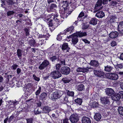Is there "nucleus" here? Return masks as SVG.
I'll list each match as a JSON object with an SVG mask.
<instances>
[{"mask_svg": "<svg viewBox=\"0 0 123 123\" xmlns=\"http://www.w3.org/2000/svg\"><path fill=\"white\" fill-rule=\"evenodd\" d=\"M119 95H120V98H123V91H120L118 93Z\"/></svg>", "mask_w": 123, "mask_h": 123, "instance_id": "680f3d73", "label": "nucleus"}, {"mask_svg": "<svg viewBox=\"0 0 123 123\" xmlns=\"http://www.w3.org/2000/svg\"><path fill=\"white\" fill-rule=\"evenodd\" d=\"M118 33L116 31L111 32L109 34V37L112 38H115L117 37L118 36Z\"/></svg>", "mask_w": 123, "mask_h": 123, "instance_id": "a211bd4d", "label": "nucleus"}, {"mask_svg": "<svg viewBox=\"0 0 123 123\" xmlns=\"http://www.w3.org/2000/svg\"><path fill=\"white\" fill-rule=\"evenodd\" d=\"M8 73H6L5 74L6 75L5 76V77H6V80L7 82H8L10 80V79L11 78L12 75H8L7 74Z\"/></svg>", "mask_w": 123, "mask_h": 123, "instance_id": "e433bc0d", "label": "nucleus"}, {"mask_svg": "<svg viewBox=\"0 0 123 123\" xmlns=\"http://www.w3.org/2000/svg\"><path fill=\"white\" fill-rule=\"evenodd\" d=\"M57 7V5L56 4L54 3H51L49 5L47 11L49 12H53L55 10Z\"/></svg>", "mask_w": 123, "mask_h": 123, "instance_id": "6e6552de", "label": "nucleus"}, {"mask_svg": "<svg viewBox=\"0 0 123 123\" xmlns=\"http://www.w3.org/2000/svg\"><path fill=\"white\" fill-rule=\"evenodd\" d=\"M111 97L113 100L117 101H118L120 98V95H119L118 93H116L115 92Z\"/></svg>", "mask_w": 123, "mask_h": 123, "instance_id": "f3484780", "label": "nucleus"}, {"mask_svg": "<svg viewBox=\"0 0 123 123\" xmlns=\"http://www.w3.org/2000/svg\"><path fill=\"white\" fill-rule=\"evenodd\" d=\"M76 70L78 72H83V68H78L76 69Z\"/></svg>", "mask_w": 123, "mask_h": 123, "instance_id": "bf43d9fd", "label": "nucleus"}, {"mask_svg": "<svg viewBox=\"0 0 123 123\" xmlns=\"http://www.w3.org/2000/svg\"><path fill=\"white\" fill-rule=\"evenodd\" d=\"M68 5H64L62 6V8L64 9V10L65 11L67 9V7Z\"/></svg>", "mask_w": 123, "mask_h": 123, "instance_id": "338daca9", "label": "nucleus"}, {"mask_svg": "<svg viewBox=\"0 0 123 123\" xmlns=\"http://www.w3.org/2000/svg\"><path fill=\"white\" fill-rule=\"evenodd\" d=\"M102 4H103L102 0H98L96 4L95 5V9H98V7L102 6Z\"/></svg>", "mask_w": 123, "mask_h": 123, "instance_id": "393cba45", "label": "nucleus"}, {"mask_svg": "<svg viewBox=\"0 0 123 123\" xmlns=\"http://www.w3.org/2000/svg\"><path fill=\"white\" fill-rule=\"evenodd\" d=\"M18 66L16 64H13L11 67V68L12 69L16 70Z\"/></svg>", "mask_w": 123, "mask_h": 123, "instance_id": "de8ad7c7", "label": "nucleus"}, {"mask_svg": "<svg viewBox=\"0 0 123 123\" xmlns=\"http://www.w3.org/2000/svg\"><path fill=\"white\" fill-rule=\"evenodd\" d=\"M69 119L72 123H76L79 120V117L77 114H73L70 116Z\"/></svg>", "mask_w": 123, "mask_h": 123, "instance_id": "f03ea898", "label": "nucleus"}, {"mask_svg": "<svg viewBox=\"0 0 123 123\" xmlns=\"http://www.w3.org/2000/svg\"><path fill=\"white\" fill-rule=\"evenodd\" d=\"M42 63L46 67L48 66H51V65L49 62L47 60H44Z\"/></svg>", "mask_w": 123, "mask_h": 123, "instance_id": "f704fd0d", "label": "nucleus"}, {"mask_svg": "<svg viewBox=\"0 0 123 123\" xmlns=\"http://www.w3.org/2000/svg\"><path fill=\"white\" fill-rule=\"evenodd\" d=\"M16 71L17 74H19L21 71V68H18L17 69Z\"/></svg>", "mask_w": 123, "mask_h": 123, "instance_id": "69168bd1", "label": "nucleus"}, {"mask_svg": "<svg viewBox=\"0 0 123 123\" xmlns=\"http://www.w3.org/2000/svg\"><path fill=\"white\" fill-rule=\"evenodd\" d=\"M61 76L60 73L57 71H54L50 73V76L54 79L58 78Z\"/></svg>", "mask_w": 123, "mask_h": 123, "instance_id": "39448f33", "label": "nucleus"}, {"mask_svg": "<svg viewBox=\"0 0 123 123\" xmlns=\"http://www.w3.org/2000/svg\"><path fill=\"white\" fill-rule=\"evenodd\" d=\"M46 68L44 66V65L42 63L38 67V69L40 70H43L45 68Z\"/></svg>", "mask_w": 123, "mask_h": 123, "instance_id": "8fccbe9b", "label": "nucleus"}, {"mask_svg": "<svg viewBox=\"0 0 123 123\" xmlns=\"http://www.w3.org/2000/svg\"><path fill=\"white\" fill-rule=\"evenodd\" d=\"M101 103L104 105L109 104L110 101L108 98L107 97H101L100 98Z\"/></svg>", "mask_w": 123, "mask_h": 123, "instance_id": "9b49d317", "label": "nucleus"}, {"mask_svg": "<svg viewBox=\"0 0 123 123\" xmlns=\"http://www.w3.org/2000/svg\"><path fill=\"white\" fill-rule=\"evenodd\" d=\"M24 30L25 31V34L26 36H29V28H25L24 29Z\"/></svg>", "mask_w": 123, "mask_h": 123, "instance_id": "a19ab883", "label": "nucleus"}, {"mask_svg": "<svg viewBox=\"0 0 123 123\" xmlns=\"http://www.w3.org/2000/svg\"><path fill=\"white\" fill-rule=\"evenodd\" d=\"M105 15L104 13L102 11H98L96 14V16L99 18H102Z\"/></svg>", "mask_w": 123, "mask_h": 123, "instance_id": "a878e982", "label": "nucleus"}, {"mask_svg": "<svg viewBox=\"0 0 123 123\" xmlns=\"http://www.w3.org/2000/svg\"><path fill=\"white\" fill-rule=\"evenodd\" d=\"M109 1L110 2V5L112 6H115L117 4L115 0H109Z\"/></svg>", "mask_w": 123, "mask_h": 123, "instance_id": "c9c22d12", "label": "nucleus"}, {"mask_svg": "<svg viewBox=\"0 0 123 123\" xmlns=\"http://www.w3.org/2000/svg\"><path fill=\"white\" fill-rule=\"evenodd\" d=\"M67 94L68 95L72 97L74 96V92L72 91L70 92L68 90Z\"/></svg>", "mask_w": 123, "mask_h": 123, "instance_id": "c03bdc74", "label": "nucleus"}, {"mask_svg": "<svg viewBox=\"0 0 123 123\" xmlns=\"http://www.w3.org/2000/svg\"><path fill=\"white\" fill-rule=\"evenodd\" d=\"M71 80V79L70 78H63L62 80L63 81L64 83H69L70 82Z\"/></svg>", "mask_w": 123, "mask_h": 123, "instance_id": "72a5a7b5", "label": "nucleus"}, {"mask_svg": "<svg viewBox=\"0 0 123 123\" xmlns=\"http://www.w3.org/2000/svg\"><path fill=\"white\" fill-rule=\"evenodd\" d=\"M69 119L67 118H65L63 120V123H69L68 121Z\"/></svg>", "mask_w": 123, "mask_h": 123, "instance_id": "e2e57ef3", "label": "nucleus"}, {"mask_svg": "<svg viewBox=\"0 0 123 123\" xmlns=\"http://www.w3.org/2000/svg\"><path fill=\"white\" fill-rule=\"evenodd\" d=\"M78 90L79 91H82L85 89V86L82 84H80L77 87Z\"/></svg>", "mask_w": 123, "mask_h": 123, "instance_id": "473e14b6", "label": "nucleus"}, {"mask_svg": "<svg viewBox=\"0 0 123 123\" xmlns=\"http://www.w3.org/2000/svg\"><path fill=\"white\" fill-rule=\"evenodd\" d=\"M113 67L109 65L105 66V70L107 72H111L113 69Z\"/></svg>", "mask_w": 123, "mask_h": 123, "instance_id": "7c9ffc66", "label": "nucleus"}, {"mask_svg": "<svg viewBox=\"0 0 123 123\" xmlns=\"http://www.w3.org/2000/svg\"><path fill=\"white\" fill-rule=\"evenodd\" d=\"M62 49L63 51L65 50H66L67 52H69L70 48L68 47V44L67 43H64L62 45Z\"/></svg>", "mask_w": 123, "mask_h": 123, "instance_id": "dca6fc26", "label": "nucleus"}, {"mask_svg": "<svg viewBox=\"0 0 123 123\" xmlns=\"http://www.w3.org/2000/svg\"><path fill=\"white\" fill-rule=\"evenodd\" d=\"M44 20L46 22H48L47 23L49 27H52V26H54V24H53L54 23H53V20L49 19V18H48L47 19H45Z\"/></svg>", "mask_w": 123, "mask_h": 123, "instance_id": "4be33fe9", "label": "nucleus"}, {"mask_svg": "<svg viewBox=\"0 0 123 123\" xmlns=\"http://www.w3.org/2000/svg\"><path fill=\"white\" fill-rule=\"evenodd\" d=\"M17 55L18 57L20 59H21V57L22 56V50L20 49H18L17 51Z\"/></svg>", "mask_w": 123, "mask_h": 123, "instance_id": "c85d7f7f", "label": "nucleus"}, {"mask_svg": "<svg viewBox=\"0 0 123 123\" xmlns=\"http://www.w3.org/2000/svg\"><path fill=\"white\" fill-rule=\"evenodd\" d=\"M68 101L67 97L65 96H64V101H63L62 102L61 101V102L63 104H66L68 102Z\"/></svg>", "mask_w": 123, "mask_h": 123, "instance_id": "603ef678", "label": "nucleus"}, {"mask_svg": "<svg viewBox=\"0 0 123 123\" xmlns=\"http://www.w3.org/2000/svg\"><path fill=\"white\" fill-rule=\"evenodd\" d=\"M74 34L77 36L78 37H81L83 36H85L87 35L86 32H81L80 31L77 32L76 33H74Z\"/></svg>", "mask_w": 123, "mask_h": 123, "instance_id": "2eb2a0df", "label": "nucleus"}, {"mask_svg": "<svg viewBox=\"0 0 123 123\" xmlns=\"http://www.w3.org/2000/svg\"><path fill=\"white\" fill-rule=\"evenodd\" d=\"M15 0H13V1H14ZM6 1L7 2L8 5H12V4H15L16 2L11 0H6Z\"/></svg>", "mask_w": 123, "mask_h": 123, "instance_id": "ea45409f", "label": "nucleus"}, {"mask_svg": "<svg viewBox=\"0 0 123 123\" xmlns=\"http://www.w3.org/2000/svg\"><path fill=\"white\" fill-rule=\"evenodd\" d=\"M41 111H39L38 110H37L36 111L35 110L34 111V113L36 115L39 114L41 113Z\"/></svg>", "mask_w": 123, "mask_h": 123, "instance_id": "0e129e2a", "label": "nucleus"}, {"mask_svg": "<svg viewBox=\"0 0 123 123\" xmlns=\"http://www.w3.org/2000/svg\"><path fill=\"white\" fill-rule=\"evenodd\" d=\"M10 102H11V104H12L13 105H16L18 103V101H17L16 100H13L12 101H10Z\"/></svg>", "mask_w": 123, "mask_h": 123, "instance_id": "09e8293b", "label": "nucleus"}, {"mask_svg": "<svg viewBox=\"0 0 123 123\" xmlns=\"http://www.w3.org/2000/svg\"><path fill=\"white\" fill-rule=\"evenodd\" d=\"M52 46L50 47L47 50V52L48 53H50V52H51L52 51Z\"/></svg>", "mask_w": 123, "mask_h": 123, "instance_id": "13d9d810", "label": "nucleus"}, {"mask_svg": "<svg viewBox=\"0 0 123 123\" xmlns=\"http://www.w3.org/2000/svg\"><path fill=\"white\" fill-rule=\"evenodd\" d=\"M63 94L62 91L59 90H56L53 91L51 95V98L52 99H56L61 97Z\"/></svg>", "mask_w": 123, "mask_h": 123, "instance_id": "f257e3e1", "label": "nucleus"}, {"mask_svg": "<svg viewBox=\"0 0 123 123\" xmlns=\"http://www.w3.org/2000/svg\"><path fill=\"white\" fill-rule=\"evenodd\" d=\"M49 59L52 62H54L56 60H57L58 61H59V58L58 55H56V56H52V57H49Z\"/></svg>", "mask_w": 123, "mask_h": 123, "instance_id": "cd10ccee", "label": "nucleus"}, {"mask_svg": "<svg viewBox=\"0 0 123 123\" xmlns=\"http://www.w3.org/2000/svg\"><path fill=\"white\" fill-rule=\"evenodd\" d=\"M97 20L95 18H93L90 22V23L91 24L95 25L97 24Z\"/></svg>", "mask_w": 123, "mask_h": 123, "instance_id": "c756f323", "label": "nucleus"}, {"mask_svg": "<svg viewBox=\"0 0 123 123\" xmlns=\"http://www.w3.org/2000/svg\"><path fill=\"white\" fill-rule=\"evenodd\" d=\"M102 116L100 113H96L94 116V119L97 121H99L101 119Z\"/></svg>", "mask_w": 123, "mask_h": 123, "instance_id": "b1692460", "label": "nucleus"}, {"mask_svg": "<svg viewBox=\"0 0 123 123\" xmlns=\"http://www.w3.org/2000/svg\"><path fill=\"white\" fill-rule=\"evenodd\" d=\"M50 111V107L47 106H45L43 108L42 112L44 113H49Z\"/></svg>", "mask_w": 123, "mask_h": 123, "instance_id": "6ab92c4d", "label": "nucleus"}, {"mask_svg": "<svg viewBox=\"0 0 123 123\" xmlns=\"http://www.w3.org/2000/svg\"><path fill=\"white\" fill-rule=\"evenodd\" d=\"M109 74V78L111 79L116 80L118 78V76L116 73H110Z\"/></svg>", "mask_w": 123, "mask_h": 123, "instance_id": "9d476101", "label": "nucleus"}, {"mask_svg": "<svg viewBox=\"0 0 123 123\" xmlns=\"http://www.w3.org/2000/svg\"><path fill=\"white\" fill-rule=\"evenodd\" d=\"M33 78L37 82L39 81L40 80V79L39 77H37L35 74H33L32 76Z\"/></svg>", "mask_w": 123, "mask_h": 123, "instance_id": "3c124183", "label": "nucleus"}, {"mask_svg": "<svg viewBox=\"0 0 123 123\" xmlns=\"http://www.w3.org/2000/svg\"><path fill=\"white\" fill-rule=\"evenodd\" d=\"M27 123H32L33 119L32 118H30L26 119Z\"/></svg>", "mask_w": 123, "mask_h": 123, "instance_id": "864d4df0", "label": "nucleus"}, {"mask_svg": "<svg viewBox=\"0 0 123 123\" xmlns=\"http://www.w3.org/2000/svg\"><path fill=\"white\" fill-rule=\"evenodd\" d=\"M105 92L107 95L111 97L115 93L114 90L111 88H106L105 90Z\"/></svg>", "mask_w": 123, "mask_h": 123, "instance_id": "1a4fd4ad", "label": "nucleus"}, {"mask_svg": "<svg viewBox=\"0 0 123 123\" xmlns=\"http://www.w3.org/2000/svg\"><path fill=\"white\" fill-rule=\"evenodd\" d=\"M115 67L117 69L119 70V69H121L123 68V66L122 64H117L115 65Z\"/></svg>", "mask_w": 123, "mask_h": 123, "instance_id": "79ce46f5", "label": "nucleus"}, {"mask_svg": "<svg viewBox=\"0 0 123 123\" xmlns=\"http://www.w3.org/2000/svg\"><path fill=\"white\" fill-rule=\"evenodd\" d=\"M91 108H96L99 107V104L97 102L95 101L91 102L90 104Z\"/></svg>", "mask_w": 123, "mask_h": 123, "instance_id": "412c9836", "label": "nucleus"}, {"mask_svg": "<svg viewBox=\"0 0 123 123\" xmlns=\"http://www.w3.org/2000/svg\"><path fill=\"white\" fill-rule=\"evenodd\" d=\"M116 18V17L115 16H112L110 19V21L111 22H114L116 20L115 19Z\"/></svg>", "mask_w": 123, "mask_h": 123, "instance_id": "4d7b16f0", "label": "nucleus"}, {"mask_svg": "<svg viewBox=\"0 0 123 123\" xmlns=\"http://www.w3.org/2000/svg\"><path fill=\"white\" fill-rule=\"evenodd\" d=\"M59 63L62 66L65 65V59L61 58L60 59H59Z\"/></svg>", "mask_w": 123, "mask_h": 123, "instance_id": "58836bf2", "label": "nucleus"}, {"mask_svg": "<svg viewBox=\"0 0 123 123\" xmlns=\"http://www.w3.org/2000/svg\"><path fill=\"white\" fill-rule=\"evenodd\" d=\"M93 71L94 74L95 76L102 78H105V73L102 71L94 70Z\"/></svg>", "mask_w": 123, "mask_h": 123, "instance_id": "423d86ee", "label": "nucleus"}, {"mask_svg": "<svg viewBox=\"0 0 123 123\" xmlns=\"http://www.w3.org/2000/svg\"><path fill=\"white\" fill-rule=\"evenodd\" d=\"M75 103L77 105H80L82 102V99L80 98H78L74 100Z\"/></svg>", "mask_w": 123, "mask_h": 123, "instance_id": "2f4dec72", "label": "nucleus"}, {"mask_svg": "<svg viewBox=\"0 0 123 123\" xmlns=\"http://www.w3.org/2000/svg\"><path fill=\"white\" fill-rule=\"evenodd\" d=\"M77 36L74 34L69 36L68 38H72V44L74 45L76 44L78 42V39L77 38Z\"/></svg>", "mask_w": 123, "mask_h": 123, "instance_id": "0eeeda50", "label": "nucleus"}, {"mask_svg": "<svg viewBox=\"0 0 123 123\" xmlns=\"http://www.w3.org/2000/svg\"><path fill=\"white\" fill-rule=\"evenodd\" d=\"M53 23H54L53 24H54V28H50L49 29L51 31H53L55 29V28L57 27L61 23V21L60 20H59L57 18H55V17H53Z\"/></svg>", "mask_w": 123, "mask_h": 123, "instance_id": "20e7f679", "label": "nucleus"}, {"mask_svg": "<svg viewBox=\"0 0 123 123\" xmlns=\"http://www.w3.org/2000/svg\"><path fill=\"white\" fill-rule=\"evenodd\" d=\"M89 64L92 66L97 67L99 65V64L98 61L94 60H91Z\"/></svg>", "mask_w": 123, "mask_h": 123, "instance_id": "5701e85b", "label": "nucleus"}, {"mask_svg": "<svg viewBox=\"0 0 123 123\" xmlns=\"http://www.w3.org/2000/svg\"><path fill=\"white\" fill-rule=\"evenodd\" d=\"M28 44L31 46H34L36 42L35 40L32 37H29L27 39Z\"/></svg>", "mask_w": 123, "mask_h": 123, "instance_id": "f8f14e48", "label": "nucleus"}, {"mask_svg": "<svg viewBox=\"0 0 123 123\" xmlns=\"http://www.w3.org/2000/svg\"><path fill=\"white\" fill-rule=\"evenodd\" d=\"M70 71V68L67 66H63L61 68L60 72L62 74L67 75L69 74Z\"/></svg>", "mask_w": 123, "mask_h": 123, "instance_id": "7ed1b4c3", "label": "nucleus"}, {"mask_svg": "<svg viewBox=\"0 0 123 123\" xmlns=\"http://www.w3.org/2000/svg\"><path fill=\"white\" fill-rule=\"evenodd\" d=\"M15 12L13 11H9L7 12V16H11V15H13Z\"/></svg>", "mask_w": 123, "mask_h": 123, "instance_id": "37998d69", "label": "nucleus"}, {"mask_svg": "<svg viewBox=\"0 0 123 123\" xmlns=\"http://www.w3.org/2000/svg\"><path fill=\"white\" fill-rule=\"evenodd\" d=\"M61 64L60 63H58L56 64L55 65V67L56 70L58 71V70H59L61 67Z\"/></svg>", "mask_w": 123, "mask_h": 123, "instance_id": "5fc2aeb1", "label": "nucleus"}, {"mask_svg": "<svg viewBox=\"0 0 123 123\" xmlns=\"http://www.w3.org/2000/svg\"><path fill=\"white\" fill-rule=\"evenodd\" d=\"M118 111L120 115L123 116V107H119L118 109Z\"/></svg>", "mask_w": 123, "mask_h": 123, "instance_id": "4c0bfd02", "label": "nucleus"}, {"mask_svg": "<svg viewBox=\"0 0 123 123\" xmlns=\"http://www.w3.org/2000/svg\"><path fill=\"white\" fill-rule=\"evenodd\" d=\"M74 30V26H72L64 30L65 32L67 33V32H70V33H71L73 32Z\"/></svg>", "mask_w": 123, "mask_h": 123, "instance_id": "bb28decb", "label": "nucleus"}, {"mask_svg": "<svg viewBox=\"0 0 123 123\" xmlns=\"http://www.w3.org/2000/svg\"><path fill=\"white\" fill-rule=\"evenodd\" d=\"M82 123H91L90 118L87 117H83L81 119Z\"/></svg>", "mask_w": 123, "mask_h": 123, "instance_id": "4468645a", "label": "nucleus"}, {"mask_svg": "<svg viewBox=\"0 0 123 123\" xmlns=\"http://www.w3.org/2000/svg\"><path fill=\"white\" fill-rule=\"evenodd\" d=\"M16 78L14 77L12 80L10 82V84H13L16 81Z\"/></svg>", "mask_w": 123, "mask_h": 123, "instance_id": "052dcab7", "label": "nucleus"}, {"mask_svg": "<svg viewBox=\"0 0 123 123\" xmlns=\"http://www.w3.org/2000/svg\"><path fill=\"white\" fill-rule=\"evenodd\" d=\"M47 97V94L46 92H43L40 94V100H44L46 99Z\"/></svg>", "mask_w": 123, "mask_h": 123, "instance_id": "aec40b11", "label": "nucleus"}, {"mask_svg": "<svg viewBox=\"0 0 123 123\" xmlns=\"http://www.w3.org/2000/svg\"><path fill=\"white\" fill-rule=\"evenodd\" d=\"M41 87L40 86H39L38 90L35 92V94L36 95L38 96L39 95L41 92Z\"/></svg>", "mask_w": 123, "mask_h": 123, "instance_id": "49530a36", "label": "nucleus"}, {"mask_svg": "<svg viewBox=\"0 0 123 123\" xmlns=\"http://www.w3.org/2000/svg\"><path fill=\"white\" fill-rule=\"evenodd\" d=\"M91 69V68L87 67L86 68L83 67V72L85 73L88 71L89 69Z\"/></svg>", "mask_w": 123, "mask_h": 123, "instance_id": "a18cd8bd", "label": "nucleus"}, {"mask_svg": "<svg viewBox=\"0 0 123 123\" xmlns=\"http://www.w3.org/2000/svg\"><path fill=\"white\" fill-rule=\"evenodd\" d=\"M89 25H85L84 24H83L82 29L83 30L86 29L88 28Z\"/></svg>", "mask_w": 123, "mask_h": 123, "instance_id": "6e6d98bb", "label": "nucleus"}, {"mask_svg": "<svg viewBox=\"0 0 123 123\" xmlns=\"http://www.w3.org/2000/svg\"><path fill=\"white\" fill-rule=\"evenodd\" d=\"M118 27L119 33L121 35H123V21L119 23Z\"/></svg>", "mask_w": 123, "mask_h": 123, "instance_id": "ddd939ff", "label": "nucleus"}, {"mask_svg": "<svg viewBox=\"0 0 123 123\" xmlns=\"http://www.w3.org/2000/svg\"><path fill=\"white\" fill-rule=\"evenodd\" d=\"M116 45V42L114 41H112L111 43V46L113 47Z\"/></svg>", "mask_w": 123, "mask_h": 123, "instance_id": "774afa93", "label": "nucleus"}]
</instances>
